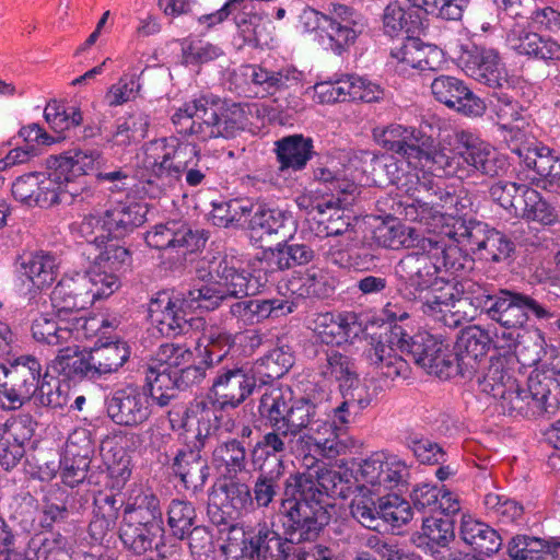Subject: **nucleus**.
I'll use <instances>...</instances> for the list:
<instances>
[{"instance_id": "nucleus-56", "label": "nucleus", "mask_w": 560, "mask_h": 560, "mask_svg": "<svg viewBox=\"0 0 560 560\" xmlns=\"http://www.w3.org/2000/svg\"><path fill=\"white\" fill-rule=\"evenodd\" d=\"M234 342L235 337L221 327L212 326L206 329L198 342V347H205L207 354L205 364L210 365L214 361L220 362L228 354Z\"/></svg>"}, {"instance_id": "nucleus-39", "label": "nucleus", "mask_w": 560, "mask_h": 560, "mask_svg": "<svg viewBox=\"0 0 560 560\" xmlns=\"http://www.w3.org/2000/svg\"><path fill=\"white\" fill-rule=\"evenodd\" d=\"M499 126L506 131L504 139L509 145H515L526 139L525 116L518 104L506 95H499L494 104Z\"/></svg>"}, {"instance_id": "nucleus-58", "label": "nucleus", "mask_w": 560, "mask_h": 560, "mask_svg": "<svg viewBox=\"0 0 560 560\" xmlns=\"http://www.w3.org/2000/svg\"><path fill=\"white\" fill-rule=\"evenodd\" d=\"M252 211L253 205L249 200L233 199L214 205L211 211V220L217 226L228 228L242 222Z\"/></svg>"}, {"instance_id": "nucleus-59", "label": "nucleus", "mask_w": 560, "mask_h": 560, "mask_svg": "<svg viewBox=\"0 0 560 560\" xmlns=\"http://www.w3.org/2000/svg\"><path fill=\"white\" fill-rule=\"evenodd\" d=\"M195 517L196 512L191 503L182 500H173L170 503L167 523L177 538L183 539L191 533Z\"/></svg>"}, {"instance_id": "nucleus-23", "label": "nucleus", "mask_w": 560, "mask_h": 560, "mask_svg": "<svg viewBox=\"0 0 560 560\" xmlns=\"http://www.w3.org/2000/svg\"><path fill=\"white\" fill-rule=\"evenodd\" d=\"M490 336L480 327L472 326L462 331L455 346V373L466 378H476L487 372L490 361L487 351L490 345Z\"/></svg>"}, {"instance_id": "nucleus-6", "label": "nucleus", "mask_w": 560, "mask_h": 560, "mask_svg": "<svg viewBox=\"0 0 560 560\" xmlns=\"http://www.w3.org/2000/svg\"><path fill=\"white\" fill-rule=\"evenodd\" d=\"M272 112L262 103L226 105L221 101L199 97L177 107L172 114V122L177 132L196 136L206 141L213 138H231L257 118L262 124L271 120Z\"/></svg>"}, {"instance_id": "nucleus-24", "label": "nucleus", "mask_w": 560, "mask_h": 560, "mask_svg": "<svg viewBox=\"0 0 560 560\" xmlns=\"http://www.w3.org/2000/svg\"><path fill=\"white\" fill-rule=\"evenodd\" d=\"M248 486L229 481L215 485L208 499V514L215 524H229L252 510Z\"/></svg>"}, {"instance_id": "nucleus-57", "label": "nucleus", "mask_w": 560, "mask_h": 560, "mask_svg": "<svg viewBox=\"0 0 560 560\" xmlns=\"http://www.w3.org/2000/svg\"><path fill=\"white\" fill-rule=\"evenodd\" d=\"M174 469L187 487L202 486L208 476L206 463L194 452L178 456Z\"/></svg>"}, {"instance_id": "nucleus-2", "label": "nucleus", "mask_w": 560, "mask_h": 560, "mask_svg": "<svg viewBox=\"0 0 560 560\" xmlns=\"http://www.w3.org/2000/svg\"><path fill=\"white\" fill-rule=\"evenodd\" d=\"M209 271L198 270V280L187 293L161 291L149 302L152 325L161 335L171 337L183 334L195 320L197 311L214 310L229 298L254 294V285L234 257L219 256L208 261Z\"/></svg>"}, {"instance_id": "nucleus-47", "label": "nucleus", "mask_w": 560, "mask_h": 560, "mask_svg": "<svg viewBox=\"0 0 560 560\" xmlns=\"http://www.w3.org/2000/svg\"><path fill=\"white\" fill-rule=\"evenodd\" d=\"M315 178L326 184L328 189L334 192L353 194L355 183L362 184L363 179L357 167V160H351L349 165L342 170H337L335 162L329 166L320 167L315 171Z\"/></svg>"}, {"instance_id": "nucleus-62", "label": "nucleus", "mask_w": 560, "mask_h": 560, "mask_svg": "<svg viewBox=\"0 0 560 560\" xmlns=\"http://www.w3.org/2000/svg\"><path fill=\"white\" fill-rule=\"evenodd\" d=\"M35 399L39 405L50 408H62L69 401L67 392L58 378L45 374L42 381L36 382Z\"/></svg>"}, {"instance_id": "nucleus-64", "label": "nucleus", "mask_w": 560, "mask_h": 560, "mask_svg": "<svg viewBox=\"0 0 560 560\" xmlns=\"http://www.w3.org/2000/svg\"><path fill=\"white\" fill-rule=\"evenodd\" d=\"M45 119L50 128L61 133L82 122V113L77 107L65 108L57 102L48 103L44 110Z\"/></svg>"}, {"instance_id": "nucleus-51", "label": "nucleus", "mask_w": 560, "mask_h": 560, "mask_svg": "<svg viewBox=\"0 0 560 560\" xmlns=\"http://www.w3.org/2000/svg\"><path fill=\"white\" fill-rule=\"evenodd\" d=\"M314 258V252L304 244H279L268 255L271 270H284L295 265L308 264Z\"/></svg>"}, {"instance_id": "nucleus-4", "label": "nucleus", "mask_w": 560, "mask_h": 560, "mask_svg": "<svg viewBox=\"0 0 560 560\" xmlns=\"http://www.w3.org/2000/svg\"><path fill=\"white\" fill-rule=\"evenodd\" d=\"M448 347L439 335L420 330L409 336L401 327L396 326L377 338L372 337L364 357L383 376L392 380L406 378L409 365L397 354L396 351L400 350L409 354L427 373L447 378L455 374L454 360Z\"/></svg>"}, {"instance_id": "nucleus-52", "label": "nucleus", "mask_w": 560, "mask_h": 560, "mask_svg": "<svg viewBox=\"0 0 560 560\" xmlns=\"http://www.w3.org/2000/svg\"><path fill=\"white\" fill-rule=\"evenodd\" d=\"M375 497L381 498L382 495L374 494L369 490L363 491V485L357 483V493L350 504L351 515L370 529H377L380 525V513Z\"/></svg>"}, {"instance_id": "nucleus-14", "label": "nucleus", "mask_w": 560, "mask_h": 560, "mask_svg": "<svg viewBox=\"0 0 560 560\" xmlns=\"http://www.w3.org/2000/svg\"><path fill=\"white\" fill-rule=\"evenodd\" d=\"M206 365L192 364V352L184 345L164 343L150 359L145 380L161 387H179L205 377Z\"/></svg>"}, {"instance_id": "nucleus-19", "label": "nucleus", "mask_w": 560, "mask_h": 560, "mask_svg": "<svg viewBox=\"0 0 560 560\" xmlns=\"http://www.w3.org/2000/svg\"><path fill=\"white\" fill-rule=\"evenodd\" d=\"M40 363L31 355H22L0 364V407L15 410L30 400L40 377Z\"/></svg>"}, {"instance_id": "nucleus-25", "label": "nucleus", "mask_w": 560, "mask_h": 560, "mask_svg": "<svg viewBox=\"0 0 560 560\" xmlns=\"http://www.w3.org/2000/svg\"><path fill=\"white\" fill-rule=\"evenodd\" d=\"M458 61L468 77L490 88H503L509 82L508 71L498 51L492 48H466Z\"/></svg>"}, {"instance_id": "nucleus-44", "label": "nucleus", "mask_w": 560, "mask_h": 560, "mask_svg": "<svg viewBox=\"0 0 560 560\" xmlns=\"http://www.w3.org/2000/svg\"><path fill=\"white\" fill-rule=\"evenodd\" d=\"M122 521L163 525L159 499L150 491L133 489L126 504Z\"/></svg>"}, {"instance_id": "nucleus-15", "label": "nucleus", "mask_w": 560, "mask_h": 560, "mask_svg": "<svg viewBox=\"0 0 560 560\" xmlns=\"http://www.w3.org/2000/svg\"><path fill=\"white\" fill-rule=\"evenodd\" d=\"M285 499L282 509L290 541L315 539L322 528L329 522V513L323 502L313 494H306L302 488L289 489V478L285 482Z\"/></svg>"}, {"instance_id": "nucleus-12", "label": "nucleus", "mask_w": 560, "mask_h": 560, "mask_svg": "<svg viewBox=\"0 0 560 560\" xmlns=\"http://www.w3.org/2000/svg\"><path fill=\"white\" fill-rule=\"evenodd\" d=\"M137 160V165L160 179L162 186L173 185L187 167L200 162L197 145L176 137L147 143Z\"/></svg>"}, {"instance_id": "nucleus-32", "label": "nucleus", "mask_w": 560, "mask_h": 560, "mask_svg": "<svg viewBox=\"0 0 560 560\" xmlns=\"http://www.w3.org/2000/svg\"><path fill=\"white\" fill-rule=\"evenodd\" d=\"M455 242H466L470 249L479 253L482 258L493 261L508 258L513 250L512 242L503 233L489 229L481 222L466 221V233L458 236Z\"/></svg>"}, {"instance_id": "nucleus-41", "label": "nucleus", "mask_w": 560, "mask_h": 560, "mask_svg": "<svg viewBox=\"0 0 560 560\" xmlns=\"http://www.w3.org/2000/svg\"><path fill=\"white\" fill-rule=\"evenodd\" d=\"M279 170L300 171L312 156V140L301 135L289 136L276 142Z\"/></svg>"}, {"instance_id": "nucleus-46", "label": "nucleus", "mask_w": 560, "mask_h": 560, "mask_svg": "<svg viewBox=\"0 0 560 560\" xmlns=\"http://www.w3.org/2000/svg\"><path fill=\"white\" fill-rule=\"evenodd\" d=\"M163 532V525L158 523L141 524V522L122 521L119 537L124 546L136 555L150 550L154 539Z\"/></svg>"}, {"instance_id": "nucleus-20", "label": "nucleus", "mask_w": 560, "mask_h": 560, "mask_svg": "<svg viewBox=\"0 0 560 560\" xmlns=\"http://www.w3.org/2000/svg\"><path fill=\"white\" fill-rule=\"evenodd\" d=\"M307 470L289 477V489L302 488L306 494H313L322 501L324 494L345 498L350 489V475L345 467L326 465L314 466L307 462Z\"/></svg>"}, {"instance_id": "nucleus-54", "label": "nucleus", "mask_w": 560, "mask_h": 560, "mask_svg": "<svg viewBox=\"0 0 560 560\" xmlns=\"http://www.w3.org/2000/svg\"><path fill=\"white\" fill-rule=\"evenodd\" d=\"M281 308L277 300L240 301L231 306V314L244 326L254 325Z\"/></svg>"}, {"instance_id": "nucleus-17", "label": "nucleus", "mask_w": 560, "mask_h": 560, "mask_svg": "<svg viewBox=\"0 0 560 560\" xmlns=\"http://www.w3.org/2000/svg\"><path fill=\"white\" fill-rule=\"evenodd\" d=\"M220 549L226 560H267L268 555H273L275 551L278 557H285L289 542L266 523L258 524L249 532L230 525Z\"/></svg>"}, {"instance_id": "nucleus-27", "label": "nucleus", "mask_w": 560, "mask_h": 560, "mask_svg": "<svg viewBox=\"0 0 560 560\" xmlns=\"http://www.w3.org/2000/svg\"><path fill=\"white\" fill-rule=\"evenodd\" d=\"M310 328L326 345L351 343L363 334V326L354 313H317Z\"/></svg>"}, {"instance_id": "nucleus-42", "label": "nucleus", "mask_w": 560, "mask_h": 560, "mask_svg": "<svg viewBox=\"0 0 560 560\" xmlns=\"http://www.w3.org/2000/svg\"><path fill=\"white\" fill-rule=\"evenodd\" d=\"M517 201L520 206L515 217L541 225H553L559 221L557 208L530 187L523 188V199Z\"/></svg>"}, {"instance_id": "nucleus-31", "label": "nucleus", "mask_w": 560, "mask_h": 560, "mask_svg": "<svg viewBox=\"0 0 560 560\" xmlns=\"http://www.w3.org/2000/svg\"><path fill=\"white\" fill-rule=\"evenodd\" d=\"M36 422L30 415L8 419L0 427V465L15 466L25 454V446L35 432Z\"/></svg>"}, {"instance_id": "nucleus-50", "label": "nucleus", "mask_w": 560, "mask_h": 560, "mask_svg": "<svg viewBox=\"0 0 560 560\" xmlns=\"http://www.w3.org/2000/svg\"><path fill=\"white\" fill-rule=\"evenodd\" d=\"M375 240L383 247L398 249L400 247H415L420 238L416 229L400 222L383 223L375 230Z\"/></svg>"}, {"instance_id": "nucleus-60", "label": "nucleus", "mask_w": 560, "mask_h": 560, "mask_svg": "<svg viewBox=\"0 0 560 560\" xmlns=\"http://www.w3.org/2000/svg\"><path fill=\"white\" fill-rule=\"evenodd\" d=\"M317 416L316 406L306 398L295 400L290 406L284 436H295L305 432Z\"/></svg>"}, {"instance_id": "nucleus-26", "label": "nucleus", "mask_w": 560, "mask_h": 560, "mask_svg": "<svg viewBox=\"0 0 560 560\" xmlns=\"http://www.w3.org/2000/svg\"><path fill=\"white\" fill-rule=\"evenodd\" d=\"M513 329L511 331L503 330L497 332L493 340L497 349L504 352L498 357H506L508 366L514 362L516 354L523 364L533 365L540 362L546 355V340L544 334L538 328L526 330L523 335Z\"/></svg>"}, {"instance_id": "nucleus-10", "label": "nucleus", "mask_w": 560, "mask_h": 560, "mask_svg": "<svg viewBox=\"0 0 560 560\" xmlns=\"http://www.w3.org/2000/svg\"><path fill=\"white\" fill-rule=\"evenodd\" d=\"M456 252V247L447 246L442 240L422 237L417 244V252L404 257L396 267L399 290L404 296L409 300L419 296L420 292L440 278L442 269L453 267L448 258Z\"/></svg>"}, {"instance_id": "nucleus-18", "label": "nucleus", "mask_w": 560, "mask_h": 560, "mask_svg": "<svg viewBox=\"0 0 560 560\" xmlns=\"http://www.w3.org/2000/svg\"><path fill=\"white\" fill-rule=\"evenodd\" d=\"M480 306L492 320L506 329L524 328L530 315L538 320L553 317L547 307L532 296L508 290L486 295Z\"/></svg>"}, {"instance_id": "nucleus-45", "label": "nucleus", "mask_w": 560, "mask_h": 560, "mask_svg": "<svg viewBox=\"0 0 560 560\" xmlns=\"http://www.w3.org/2000/svg\"><path fill=\"white\" fill-rule=\"evenodd\" d=\"M24 556L26 560H63L68 557V541L59 533L35 534L30 539Z\"/></svg>"}, {"instance_id": "nucleus-5", "label": "nucleus", "mask_w": 560, "mask_h": 560, "mask_svg": "<svg viewBox=\"0 0 560 560\" xmlns=\"http://www.w3.org/2000/svg\"><path fill=\"white\" fill-rule=\"evenodd\" d=\"M84 253L93 259L89 271L65 276L51 293V304L59 311H83L112 295L120 284L117 272L130 265L128 249L115 243L91 252L86 246Z\"/></svg>"}, {"instance_id": "nucleus-3", "label": "nucleus", "mask_w": 560, "mask_h": 560, "mask_svg": "<svg viewBox=\"0 0 560 560\" xmlns=\"http://www.w3.org/2000/svg\"><path fill=\"white\" fill-rule=\"evenodd\" d=\"M96 150H70L46 160V173L25 174L13 183L12 195L26 206L71 205L89 192L84 176L96 168Z\"/></svg>"}, {"instance_id": "nucleus-16", "label": "nucleus", "mask_w": 560, "mask_h": 560, "mask_svg": "<svg viewBox=\"0 0 560 560\" xmlns=\"http://www.w3.org/2000/svg\"><path fill=\"white\" fill-rule=\"evenodd\" d=\"M410 475V466L402 457L380 451L362 459L352 477L355 483L363 485V491L383 495L406 487Z\"/></svg>"}, {"instance_id": "nucleus-22", "label": "nucleus", "mask_w": 560, "mask_h": 560, "mask_svg": "<svg viewBox=\"0 0 560 560\" xmlns=\"http://www.w3.org/2000/svg\"><path fill=\"white\" fill-rule=\"evenodd\" d=\"M348 446L340 439V428L336 422L329 423L315 417L308 429L299 436L295 452L303 456L304 465H308L307 462H316L318 455L336 457L345 453Z\"/></svg>"}, {"instance_id": "nucleus-61", "label": "nucleus", "mask_w": 560, "mask_h": 560, "mask_svg": "<svg viewBox=\"0 0 560 560\" xmlns=\"http://www.w3.org/2000/svg\"><path fill=\"white\" fill-rule=\"evenodd\" d=\"M283 438L285 436L276 430L265 434L262 439L256 443L253 450L254 465L262 470L265 462L268 458L273 457L277 468L281 470L282 462L277 457V455L282 454L285 451Z\"/></svg>"}, {"instance_id": "nucleus-9", "label": "nucleus", "mask_w": 560, "mask_h": 560, "mask_svg": "<svg viewBox=\"0 0 560 560\" xmlns=\"http://www.w3.org/2000/svg\"><path fill=\"white\" fill-rule=\"evenodd\" d=\"M298 27L319 45L340 56L355 44L365 28L363 16L345 4H331L327 13L304 8Z\"/></svg>"}, {"instance_id": "nucleus-8", "label": "nucleus", "mask_w": 560, "mask_h": 560, "mask_svg": "<svg viewBox=\"0 0 560 560\" xmlns=\"http://www.w3.org/2000/svg\"><path fill=\"white\" fill-rule=\"evenodd\" d=\"M83 343L63 348L51 361V371L66 378L96 381L117 372L130 357V349L124 341L97 342L92 348Z\"/></svg>"}, {"instance_id": "nucleus-7", "label": "nucleus", "mask_w": 560, "mask_h": 560, "mask_svg": "<svg viewBox=\"0 0 560 560\" xmlns=\"http://www.w3.org/2000/svg\"><path fill=\"white\" fill-rule=\"evenodd\" d=\"M506 357L491 359L486 373L478 377L481 393L499 401L502 412L510 416L537 417L546 411L549 390L533 378L528 388H521L508 368Z\"/></svg>"}, {"instance_id": "nucleus-29", "label": "nucleus", "mask_w": 560, "mask_h": 560, "mask_svg": "<svg viewBox=\"0 0 560 560\" xmlns=\"http://www.w3.org/2000/svg\"><path fill=\"white\" fill-rule=\"evenodd\" d=\"M147 244L156 249H174L179 256L199 250L206 244V236L192 231L186 223L170 221L158 224L148 232Z\"/></svg>"}, {"instance_id": "nucleus-13", "label": "nucleus", "mask_w": 560, "mask_h": 560, "mask_svg": "<svg viewBox=\"0 0 560 560\" xmlns=\"http://www.w3.org/2000/svg\"><path fill=\"white\" fill-rule=\"evenodd\" d=\"M52 307L55 314H40L33 320L32 334L38 342L59 347L58 354L67 346L84 342L105 327L103 318L78 316L80 310Z\"/></svg>"}, {"instance_id": "nucleus-1", "label": "nucleus", "mask_w": 560, "mask_h": 560, "mask_svg": "<svg viewBox=\"0 0 560 560\" xmlns=\"http://www.w3.org/2000/svg\"><path fill=\"white\" fill-rule=\"evenodd\" d=\"M372 133L378 145L402 158L397 161L364 152L363 159L372 164L373 182L381 184L384 175L395 185L407 197L397 203V212L425 232L438 234L435 240L446 236L455 242L466 233L463 212L467 206L455 194L434 189L427 174L465 179L476 173L497 175L505 165L494 147L468 130L447 132L436 145L431 136L400 124L375 127Z\"/></svg>"}, {"instance_id": "nucleus-48", "label": "nucleus", "mask_w": 560, "mask_h": 560, "mask_svg": "<svg viewBox=\"0 0 560 560\" xmlns=\"http://www.w3.org/2000/svg\"><path fill=\"white\" fill-rule=\"evenodd\" d=\"M219 411L214 401L196 399L186 411L185 427L195 429L199 440L206 439L218 428Z\"/></svg>"}, {"instance_id": "nucleus-34", "label": "nucleus", "mask_w": 560, "mask_h": 560, "mask_svg": "<svg viewBox=\"0 0 560 560\" xmlns=\"http://www.w3.org/2000/svg\"><path fill=\"white\" fill-rule=\"evenodd\" d=\"M511 151L526 168L534 172L533 179H546L549 183L560 179V158L549 148L526 138L521 143L511 145Z\"/></svg>"}, {"instance_id": "nucleus-28", "label": "nucleus", "mask_w": 560, "mask_h": 560, "mask_svg": "<svg viewBox=\"0 0 560 560\" xmlns=\"http://www.w3.org/2000/svg\"><path fill=\"white\" fill-rule=\"evenodd\" d=\"M107 412L117 424L139 425L151 415L150 396L136 386L117 389L107 401Z\"/></svg>"}, {"instance_id": "nucleus-33", "label": "nucleus", "mask_w": 560, "mask_h": 560, "mask_svg": "<svg viewBox=\"0 0 560 560\" xmlns=\"http://www.w3.org/2000/svg\"><path fill=\"white\" fill-rule=\"evenodd\" d=\"M256 387V377L252 369L235 368L224 370L213 381L212 390L221 407L235 408L242 404Z\"/></svg>"}, {"instance_id": "nucleus-37", "label": "nucleus", "mask_w": 560, "mask_h": 560, "mask_svg": "<svg viewBox=\"0 0 560 560\" xmlns=\"http://www.w3.org/2000/svg\"><path fill=\"white\" fill-rule=\"evenodd\" d=\"M241 74L257 89L256 94L262 92L270 95L296 84L301 79V72L293 68L275 72L255 65L243 66Z\"/></svg>"}, {"instance_id": "nucleus-43", "label": "nucleus", "mask_w": 560, "mask_h": 560, "mask_svg": "<svg viewBox=\"0 0 560 560\" xmlns=\"http://www.w3.org/2000/svg\"><path fill=\"white\" fill-rule=\"evenodd\" d=\"M322 374L326 378L338 382L342 393L364 392L359 386L360 380L354 362L338 351L332 350L327 353L326 364L322 368Z\"/></svg>"}, {"instance_id": "nucleus-53", "label": "nucleus", "mask_w": 560, "mask_h": 560, "mask_svg": "<svg viewBox=\"0 0 560 560\" xmlns=\"http://www.w3.org/2000/svg\"><path fill=\"white\" fill-rule=\"evenodd\" d=\"M149 127L148 116L143 114L132 115L118 121L116 130L107 142L112 148L124 149L147 136Z\"/></svg>"}, {"instance_id": "nucleus-21", "label": "nucleus", "mask_w": 560, "mask_h": 560, "mask_svg": "<svg viewBox=\"0 0 560 560\" xmlns=\"http://www.w3.org/2000/svg\"><path fill=\"white\" fill-rule=\"evenodd\" d=\"M422 304V311L442 322L448 327L458 326L466 313L462 310L466 300L463 299L456 288L442 277L435 279L432 284L415 296Z\"/></svg>"}, {"instance_id": "nucleus-55", "label": "nucleus", "mask_w": 560, "mask_h": 560, "mask_svg": "<svg viewBox=\"0 0 560 560\" xmlns=\"http://www.w3.org/2000/svg\"><path fill=\"white\" fill-rule=\"evenodd\" d=\"M380 520L393 528H400L412 518V509L397 494H383L378 498Z\"/></svg>"}, {"instance_id": "nucleus-49", "label": "nucleus", "mask_w": 560, "mask_h": 560, "mask_svg": "<svg viewBox=\"0 0 560 560\" xmlns=\"http://www.w3.org/2000/svg\"><path fill=\"white\" fill-rule=\"evenodd\" d=\"M291 399L290 393H284L279 388H272L269 393L262 395L259 411L265 417L273 430L284 435L287 429V418H289Z\"/></svg>"}, {"instance_id": "nucleus-38", "label": "nucleus", "mask_w": 560, "mask_h": 560, "mask_svg": "<svg viewBox=\"0 0 560 560\" xmlns=\"http://www.w3.org/2000/svg\"><path fill=\"white\" fill-rule=\"evenodd\" d=\"M459 534L467 545L472 546L480 553H495L502 545L499 534L493 528L469 514H463Z\"/></svg>"}, {"instance_id": "nucleus-11", "label": "nucleus", "mask_w": 560, "mask_h": 560, "mask_svg": "<svg viewBox=\"0 0 560 560\" xmlns=\"http://www.w3.org/2000/svg\"><path fill=\"white\" fill-rule=\"evenodd\" d=\"M147 206L137 202H119L103 213H90L72 225V232L86 241L90 249L97 250L118 240L145 221Z\"/></svg>"}, {"instance_id": "nucleus-36", "label": "nucleus", "mask_w": 560, "mask_h": 560, "mask_svg": "<svg viewBox=\"0 0 560 560\" xmlns=\"http://www.w3.org/2000/svg\"><path fill=\"white\" fill-rule=\"evenodd\" d=\"M508 46L520 55L533 56L542 60H560V43L528 32L520 25L513 26L506 34Z\"/></svg>"}, {"instance_id": "nucleus-63", "label": "nucleus", "mask_w": 560, "mask_h": 560, "mask_svg": "<svg viewBox=\"0 0 560 560\" xmlns=\"http://www.w3.org/2000/svg\"><path fill=\"white\" fill-rule=\"evenodd\" d=\"M289 290L299 296H323L326 293L325 280L319 269L311 268L294 275L289 280Z\"/></svg>"}, {"instance_id": "nucleus-30", "label": "nucleus", "mask_w": 560, "mask_h": 560, "mask_svg": "<svg viewBox=\"0 0 560 560\" xmlns=\"http://www.w3.org/2000/svg\"><path fill=\"white\" fill-rule=\"evenodd\" d=\"M431 91L436 101L456 112L479 117L486 112V103L474 94L459 79L451 75H440L431 83Z\"/></svg>"}, {"instance_id": "nucleus-40", "label": "nucleus", "mask_w": 560, "mask_h": 560, "mask_svg": "<svg viewBox=\"0 0 560 560\" xmlns=\"http://www.w3.org/2000/svg\"><path fill=\"white\" fill-rule=\"evenodd\" d=\"M248 223L249 237L254 243H261L265 237L279 234L284 229L291 215L278 208L258 205L253 208Z\"/></svg>"}, {"instance_id": "nucleus-35", "label": "nucleus", "mask_w": 560, "mask_h": 560, "mask_svg": "<svg viewBox=\"0 0 560 560\" xmlns=\"http://www.w3.org/2000/svg\"><path fill=\"white\" fill-rule=\"evenodd\" d=\"M57 258L48 253L38 252L24 258L18 268L19 280L28 293L48 289L58 275Z\"/></svg>"}]
</instances>
